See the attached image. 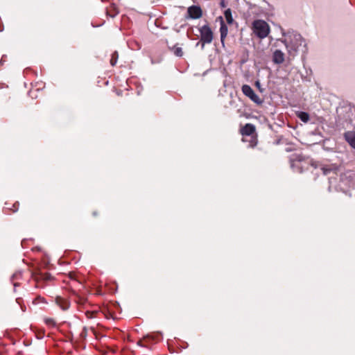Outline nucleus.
<instances>
[{
    "label": "nucleus",
    "mask_w": 355,
    "mask_h": 355,
    "mask_svg": "<svg viewBox=\"0 0 355 355\" xmlns=\"http://www.w3.org/2000/svg\"><path fill=\"white\" fill-rule=\"evenodd\" d=\"M71 297L76 303L78 309L80 311H84L88 319L98 316L100 308L97 305L91 304L85 296L75 293L72 295Z\"/></svg>",
    "instance_id": "f257e3e1"
},
{
    "label": "nucleus",
    "mask_w": 355,
    "mask_h": 355,
    "mask_svg": "<svg viewBox=\"0 0 355 355\" xmlns=\"http://www.w3.org/2000/svg\"><path fill=\"white\" fill-rule=\"evenodd\" d=\"M252 30L260 39L266 38L270 31V28L268 23L262 19L254 20L252 24Z\"/></svg>",
    "instance_id": "f03ea898"
},
{
    "label": "nucleus",
    "mask_w": 355,
    "mask_h": 355,
    "mask_svg": "<svg viewBox=\"0 0 355 355\" xmlns=\"http://www.w3.org/2000/svg\"><path fill=\"white\" fill-rule=\"evenodd\" d=\"M302 42V37L300 35H296L290 37L288 40H286L285 44L289 56L294 57L296 55Z\"/></svg>",
    "instance_id": "7ed1b4c3"
},
{
    "label": "nucleus",
    "mask_w": 355,
    "mask_h": 355,
    "mask_svg": "<svg viewBox=\"0 0 355 355\" xmlns=\"http://www.w3.org/2000/svg\"><path fill=\"white\" fill-rule=\"evenodd\" d=\"M199 33L200 35V42L202 43V46L205 44H210L212 42L214 38V33L208 24L202 26L199 28Z\"/></svg>",
    "instance_id": "20e7f679"
},
{
    "label": "nucleus",
    "mask_w": 355,
    "mask_h": 355,
    "mask_svg": "<svg viewBox=\"0 0 355 355\" xmlns=\"http://www.w3.org/2000/svg\"><path fill=\"white\" fill-rule=\"evenodd\" d=\"M241 134L243 137L250 136V146L254 147L257 145V138L254 137L255 127L251 123H247L240 130Z\"/></svg>",
    "instance_id": "39448f33"
},
{
    "label": "nucleus",
    "mask_w": 355,
    "mask_h": 355,
    "mask_svg": "<svg viewBox=\"0 0 355 355\" xmlns=\"http://www.w3.org/2000/svg\"><path fill=\"white\" fill-rule=\"evenodd\" d=\"M241 90L243 94L254 103L257 105H261L263 101L254 93V90L248 85H243L241 87Z\"/></svg>",
    "instance_id": "423d86ee"
},
{
    "label": "nucleus",
    "mask_w": 355,
    "mask_h": 355,
    "mask_svg": "<svg viewBox=\"0 0 355 355\" xmlns=\"http://www.w3.org/2000/svg\"><path fill=\"white\" fill-rule=\"evenodd\" d=\"M161 339L159 334H150L144 337L138 341V344L141 347H150L152 345L157 343Z\"/></svg>",
    "instance_id": "0eeeda50"
},
{
    "label": "nucleus",
    "mask_w": 355,
    "mask_h": 355,
    "mask_svg": "<svg viewBox=\"0 0 355 355\" xmlns=\"http://www.w3.org/2000/svg\"><path fill=\"white\" fill-rule=\"evenodd\" d=\"M187 15L189 18L191 19H199L202 15V11L198 6H191L187 9Z\"/></svg>",
    "instance_id": "6e6552de"
},
{
    "label": "nucleus",
    "mask_w": 355,
    "mask_h": 355,
    "mask_svg": "<svg viewBox=\"0 0 355 355\" xmlns=\"http://www.w3.org/2000/svg\"><path fill=\"white\" fill-rule=\"evenodd\" d=\"M19 207V203L18 201L10 202L7 201L5 203L4 211L6 214H11L16 212Z\"/></svg>",
    "instance_id": "1a4fd4ad"
},
{
    "label": "nucleus",
    "mask_w": 355,
    "mask_h": 355,
    "mask_svg": "<svg viewBox=\"0 0 355 355\" xmlns=\"http://www.w3.org/2000/svg\"><path fill=\"white\" fill-rule=\"evenodd\" d=\"M218 19L220 21V40H221V42L223 44L224 40L228 33V28H227V25L225 23V21H224V19L223 17H219Z\"/></svg>",
    "instance_id": "9d476101"
},
{
    "label": "nucleus",
    "mask_w": 355,
    "mask_h": 355,
    "mask_svg": "<svg viewBox=\"0 0 355 355\" xmlns=\"http://www.w3.org/2000/svg\"><path fill=\"white\" fill-rule=\"evenodd\" d=\"M26 78L32 80L37 77V71L31 67H26L23 71Z\"/></svg>",
    "instance_id": "9b49d317"
},
{
    "label": "nucleus",
    "mask_w": 355,
    "mask_h": 355,
    "mask_svg": "<svg viewBox=\"0 0 355 355\" xmlns=\"http://www.w3.org/2000/svg\"><path fill=\"white\" fill-rule=\"evenodd\" d=\"M346 141L355 149V131H347L344 134Z\"/></svg>",
    "instance_id": "f8f14e48"
},
{
    "label": "nucleus",
    "mask_w": 355,
    "mask_h": 355,
    "mask_svg": "<svg viewBox=\"0 0 355 355\" xmlns=\"http://www.w3.org/2000/svg\"><path fill=\"white\" fill-rule=\"evenodd\" d=\"M119 14V8L114 3H110L106 8V15L110 17H114Z\"/></svg>",
    "instance_id": "ddd939ff"
},
{
    "label": "nucleus",
    "mask_w": 355,
    "mask_h": 355,
    "mask_svg": "<svg viewBox=\"0 0 355 355\" xmlns=\"http://www.w3.org/2000/svg\"><path fill=\"white\" fill-rule=\"evenodd\" d=\"M284 61V53L280 50H276L273 53V62L277 64H282Z\"/></svg>",
    "instance_id": "4468645a"
},
{
    "label": "nucleus",
    "mask_w": 355,
    "mask_h": 355,
    "mask_svg": "<svg viewBox=\"0 0 355 355\" xmlns=\"http://www.w3.org/2000/svg\"><path fill=\"white\" fill-rule=\"evenodd\" d=\"M57 304L62 309V310H67L69 307V302L67 300L61 297H57L55 299Z\"/></svg>",
    "instance_id": "2eb2a0df"
},
{
    "label": "nucleus",
    "mask_w": 355,
    "mask_h": 355,
    "mask_svg": "<svg viewBox=\"0 0 355 355\" xmlns=\"http://www.w3.org/2000/svg\"><path fill=\"white\" fill-rule=\"evenodd\" d=\"M33 277L35 279V282L37 283L36 286H38L37 284L39 283V282L40 280H47V279H49V275L46 272H44V273H42V272L37 273V272H35L33 273Z\"/></svg>",
    "instance_id": "dca6fc26"
},
{
    "label": "nucleus",
    "mask_w": 355,
    "mask_h": 355,
    "mask_svg": "<svg viewBox=\"0 0 355 355\" xmlns=\"http://www.w3.org/2000/svg\"><path fill=\"white\" fill-rule=\"evenodd\" d=\"M224 17L227 24L232 25L234 20L232 17V11L230 8H227L224 12Z\"/></svg>",
    "instance_id": "f3484780"
},
{
    "label": "nucleus",
    "mask_w": 355,
    "mask_h": 355,
    "mask_svg": "<svg viewBox=\"0 0 355 355\" xmlns=\"http://www.w3.org/2000/svg\"><path fill=\"white\" fill-rule=\"evenodd\" d=\"M295 114L304 123H307L309 120V115L305 112L297 111Z\"/></svg>",
    "instance_id": "a211bd4d"
},
{
    "label": "nucleus",
    "mask_w": 355,
    "mask_h": 355,
    "mask_svg": "<svg viewBox=\"0 0 355 355\" xmlns=\"http://www.w3.org/2000/svg\"><path fill=\"white\" fill-rule=\"evenodd\" d=\"M177 339H175L173 340H170L168 342V350L171 353H179L180 352V350L177 348V346L175 344V342Z\"/></svg>",
    "instance_id": "6ab92c4d"
},
{
    "label": "nucleus",
    "mask_w": 355,
    "mask_h": 355,
    "mask_svg": "<svg viewBox=\"0 0 355 355\" xmlns=\"http://www.w3.org/2000/svg\"><path fill=\"white\" fill-rule=\"evenodd\" d=\"M44 321L45 324L49 328L57 327V322L53 318H45Z\"/></svg>",
    "instance_id": "aec40b11"
},
{
    "label": "nucleus",
    "mask_w": 355,
    "mask_h": 355,
    "mask_svg": "<svg viewBox=\"0 0 355 355\" xmlns=\"http://www.w3.org/2000/svg\"><path fill=\"white\" fill-rule=\"evenodd\" d=\"M175 344L177 346V348L180 350V352L183 349H186L188 347V343H186V342H184L183 340H181L180 339H177L176 341L175 342Z\"/></svg>",
    "instance_id": "412c9836"
},
{
    "label": "nucleus",
    "mask_w": 355,
    "mask_h": 355,
    "mask_svg": "<svg viewBox=\"0 0 355 355\" xmlns=\"http://www.w3.org/2000/svg\"><path fill=\"white\" fill-rule=\"evenodd\" d=\"M118 59H119V53L117 51H115L111 54V58L110 60V64L112 67L115 66L118 61Z\"/></svg>",
    "instance_id": "4be33fe9"
},
{
    "label": "nucleus",
    "mask_w": 355,
    "mask_h": 355,
    "mask_svg": "<svg viewBox=\"0 0 355 355\" xmlns=\"http://www.w3.org/2000/svg\"><path fill=\"white\" fill-rule=\"evenodd\" d=\"M171 50L173 51V53L178 57H182L183 55V52L181 47H179L175 45L171 49Z\"/></svg>",
    "instance_id": "5701e85b"
},
{
    "label": "nucleus",
    "mask_w": 355,
    "mask_h": 355,
    "mask_svg": "<svg viewBox=\"0 0 355 355\" xmlns=\"http://www.w3.org/2000/svg\"><path fill=\"white\" fill-rule=\"evenodd\" d=\"M7 60V56L6 55H2L0 60V66H2L5 62Z\"/></svg>",
    "instance_id": "b1692460"
},
{
    "label": "nucleus",
    "mask_w": 355,
    "mask_h": 355,
    "mask_svg": "<svg viewBox=\"0 0 355 355\" xmlns=\"http://www.w3.org/2000/svg\"><path fill=\"white\" fill-rule=\"evenodd\" d=\"M103 293L101 291V289L98 288V289L96 291V294L97 295H102Z\"/></svg>",
    "instance_id": "393cba45"
},
{
    "label": "nucleus",
    "mask_w": 355,
    "mask_h": 355,
    "mask_svg": "<svg viewBox=\"0 0 355 355\" xmlns=\"http://www.w3.org/2000/svg\"><path fill=\"white\" fill-rule=\"evenodd\" d=\"M26 243H27V241H26V240H23V241H21V246H22L23 248H25V245H26Z\"/></svg>",
    "instance_id": "a878e982"
},
{
    "label": "nucleus",
    "mask_w": 355,
    "mask_h": 355,
    "mask_svg": "<svg viewBox=\"0 0 355 355\" xmlns=\"http://www.w3.org/2000/svg\"><path fill=\"white\" fill-rule=\"evenodd\" d=\"M220 6L222 8H225V2L223 1L220 2Z\"/></svg>",
    "instance_id": "bb28decb"
},
{
    "label": "nucleus",
    "mask_w": 355,
    "mask_h": 355,
    "mask_svg": "<svg viewBox=\"0 0 355 355\" xmlns=\"http://www.w3.org/2000/svg\"><path fill=\"white\" fill-rule=\"evenodd\" d=\"M256 85H257V86H259V82H257V83H256Z\"/></svg>",
    "instance_id": "cd10ccee"
},
{
    "label": "nucleus",
    "mask_w": 355,
    "mask_h": 355,
    "mask_svg": "<svg viewBox=\"0 0 355 355\" xmlns=\"http://www.w3.org/2000/svg\"><path fill=\"white\" fill-rule=\"evenodd\" d=\"M32 93H33V91H32V90H30V92H29L30 95H31Z\"/></svg>",
    "instance_id": "c85d7f7f"
},
{
    "label": "nucleus",
    "mask_w": 355,
    "mask_h": 355,
    "mask_svg": "<svg viewBox=\"0 0 355 355\" xmlns=\"http://www.w3.org/2000/svg\"><path fill=\"white\" fill-rule=\"evenodd\" d=\"M242 140H243V141H245V138H244V137L243 138V139H242Z\"/></svg>",
    "instance_id": "c756f323"
}]
</instances>
